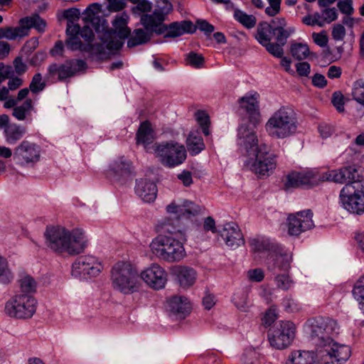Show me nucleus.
I'll list each match as a JSON object with an SVG mask.
<instances>
[{"mask_svg":"<svg viewBox=\"0 0 364 364\" xmlns=\"http://www.w3.org/2000/svg\"><path fill=\"white\" fill-rule=\"evenodd\" d=\"M68 24L66 44L71 50H80L98 59L109 58L111 51L119 50L128 38L127 46L134 48L147 43L156 33L165 38H175L196 30L193 24H144L132 33L127 24Z\"/></svg>","mask_w":364,"mask_h":364,"instance_id":"obj_1","label":"nucleus"},{"mask_svg":"<svg viewBox=\"0 0 364 364\" xmlns=\"http://www.w3.org/2000/svg\"><path fill=\"white\" fill-rule=\"evenodd\" d=\"M47 247L58 254L76 255L82 252L87 246V239L83 230H69L62 226H51L45 232Z\"/></svg>","mask_w":364,"mask_h":364,"instance_id":"obj_2","label":"nucleus"},{"mask_svg":"<svg viewBox=\"0 0 364 364\" xmlns=\"http://www.w3.org/2000/svg\"><path fill=\"white\" fill-rule=\"evenodd\" d=\"M203 209L188 200H174L166 207V213L173 218L166 217L159 220L156 230L161 233L176 234L180 232L178 224L181 219H191L202 213Z\"/></svg>","mask_w":364,"mask_h":364,"instance_id":"obj_3","label":"nucleus"},{"mask_svg":"<svg viewBox=\"0 0 364 364\" xmlns=\"http://www.w3.org/2000/svg\"><path fill=\"white\" fill-rule=\"evenodd\" d=\"M165 233L152 239L149 247L151 253L158 259L168 263L182 261L186 257L185 247L181 242Z\"/></svg>","mask_w":364,"mask_h":364,"instance_id":"obj_4","label":"nucleus"},{"mask_svg":"<svg viewBox=\"0 0 364 364\" xmlns=\"http://www.w3.org/2000/svg\"><path fill=\"white\" fill-rule=\"evenodd\" d=\"M265 130L274 139H285L296 132L297 122L294 110L282 106L276 110L265 124Z\"/></svg>","mask_w":364,"mask_h":364,"instance_id":"obj_5","label":"nucleus"},{"mask_svg":"<svg viewBox=\"0 0 364 364\" xmlns=\"http://www.w3.org/2000/svg\"><path fill=\"white\" fill-rule=\"evenodd\" d=\"M362 172L358 178H348V181L341 189L339 195L341 205L352 213L361 214L364 213V181H361L364 169L360 166H353Z\"/></svg>","mask_w":364,"mask_h":364,"instance_id":"obj_6","label":"nucleus"},{"mask_svg":"<svg viewBox=\"0 0 364 364\" xmlns=\"http://www.w3.org/2000/svg\"><path fill=\"white\" fill-rule=\"evenodd\" d=\"M361 172V169H357L354 166H347L323 173H319L316 169L306 170L298 173L302 185L314 186L319 181H325L344 183L348 178H358Z\"/></svg>","mask_w":364,"mask_h":364,"instance_id":"obj_7","label":"nucleus"},{"mask_svg":"<svg viewBox=\"0 0 364 364\" xmlns=\"http://www.w3.org/2000/svg\"><path fill=\"white\" fill-rule=\"evenodd\" d=\"M305 328L316 346H324L330 343L332 337L338 333L337 322L329 318H309L305 323Z\"/></svg>","mask_w":364,"mask_h":364,"instance_id":"obj_8","label":"nucleus"},{"mask_svg":"<svg viewBox=\"0 0 364 364\" xmlns=\"http://www.w3.org/2000/svg\"><path fill=\"white\" fill-rule=\"evenodd\" d=\"M112 284L116 291L130 294L138 291L139 277L132 267L127 263H116L111 271Z\"/></svg>","mask_w":364,"mask_h":364,"instance_id":"obj_9","label":"nucleus"},{"mask_svg":"<svg viewBox=\"0 0 364 364\" xmlns=\"http://www.w3.org/2000/svg\"><path fill=\"white\" fill-rule=\"evenodd\" d=\"M154 152L164 166L173 168L182 164L186 157V147L175 141H164L154 145Z\"/></svg>","mask_w":364,"mask_h":364,"instance_id":"obj_10","label":"nucleus"},{"mask_svg":"<svg viewBox=\"0 0 364 364\" xmlns=\"http://www.w3.org/2000/svg\"><path fill=\"white\" fill-rule=\"evenodd\" d=\"M37 301L31 294H17L5 305V313L10 317L18 319L31 318L36 313Z\"/></svg>","mask_w":364,"mask_h":364,"instance_id":"obj_11","label":"nucleus"},{"mask_svg":"<svg viewBox=\"0 0 364 364\" xmlns=\"http://www.w3.org/2000/svg\"><path fill=\"white\" fill-rule=\"evenodd\" d=\"M287 24H259L255 38L261 44H267L272 40H275L284 45L287 38L294 33L293 27H287Z\"/></svg>","mask_w":364,"mask_h":364,"instance_id":"obj_12","label":"nucleus"},{"mask_svg":"<svg viewBox=\"0 0 364 364\" xmlns=\"http://www.w3.org/2000/svg\"><path fill=\"white\" fill-rule=\"evenodd\" d=\"M246 166L257 175L269 176L277 167V156L269 153L267 145H262V150L250 158Z\"/></svg>","mask_w":364,"mask_h":364,"instance_id":"obj_13","label":"nucleus"},{"mask_svg":"<svg viewBox=\"0 0 364 364\" xmlns=\"http://www.w3.org/2000/svg\"><path fill=\"white\" fill-rule=\"evenodd\" d=\"M103 269L102 262L92 255L80 256L72 266V275L75 277L90 279L97 277Z\"/></svg>","mask_w":364,"mask_h":364,"instance_id":"obj_14","label":"nucleus"},{"mask_svg":"<svg viewBox=\"0 0 364 364\" xmlns=\"http://www.w3.org/2000/svg\"><path fill=\"white\" fill-rule=\"evenodd\" d=\"M296 333V326L289 321H281L268 333L270 345L277 349H284L288 347L294 341Z\"/></svg>","mask_w":364,"mask_h":364,"instance_id":"obj_15","label":"nucleus"},{"mask_svg":"<svg viewBox=\"0 0 364 364\" xmlns=\"http://www.w3.org/2000/svg\"><path fill=\"white\" fill-rule=\"evenodd\" d=\"M41 146L35 142L23 140L15 149L14 159L21 166H33L40 161Z\"/></svg>","mask_w":364,"mask_h":364,"instance_id":"obj_16","label":"nucleus"},{"mask_svg":"<svg viewBox=\"0 0 364 364\" xmlns=\"http://www.w3.org/2000/svg\"><path fill=\"white\" fill-rule=\"evenodd\" d=\"M237 145L240 149L250 158L262 150L264 143H259L255 131L248 125L242 124L237 130Z\"/></svg>","mask_w":364,"mask_h":364,"instance_id":"obj_17","label":"nucleus"},{"mask_svg":"<svg viewBox=\"0 0 364 364\" xmlns=\"http://www.w3.org/2000/svg\"><path fill=\"white\" fill-rule=\"evenodd\" d=\"M141 279L151 289L159 290L165 287L168 281V273L158 263H152L140 274Z\"/></svg>","mask_w":364,"mask_h":364,"instance_id":"obj_18","label":"nucleus"},{"mask_svg":"<svg viewBox=\"0 0 364 364\" xmlns=\"http://www.w3.org/2000/svg\"><path fill=\"white\" fill-rule=\"evenodd\" d=\"M313 213L311 210H303L288 218V232L291 235L297 236L311 229L314 226Z\"/></svg>","mask_w":364,"mask_h":364,"instance_id":"obj_19","label":"nucleus"},{"mask_svg":"<svg viewBox=\"0 0 364 364\" xmlns=\"http://www.w3.org/2000/svg\"><path fill=\"white\" fill-rule=\"evenodd\" d=\"M87 68L86 63L82 60H72L66 61L64 64H52L48 68L50 76L58 75L60 80L72 77L77 72L84 70Z\"/></svg>","mask_w":364,"mask_h":364,"instance_id":"obj_20","label":"nucleus"},{"mask_svg":"<svg viewBox=\"0 0 364 364\" xmlns=\"http://www.w3.org/2000/svg\"><path fill=\"white\" fill-rule=\"evenodd\" d=\"M218 233L225 245L231 249H236L245 244L242 233L238 225L234 223L224 224L223 228L218 230Z\"/></svg>","mask_w":364,"mask_h":364,"instance_id":"obj_21","label":"nucleus"},{"mask_svg":"<svg viewBox=\"0 0 364 364\" xmlns=\"http://www.w3.org/2000/svg\"><path fill=\"white\" fill-rule=\"evenodd\" d=\"M132 171V163L125 157L120 156L112 161L107 174L111 179L119 181L129 177Z\"/></svg>","mask_w":364,"mask_h":364,"instance_id":"obj_22","label":"nucleus"},{"mask_svg":"<svg viewBox=\"0 0 364 364\" xmlns=\"http://www.w3.org/2000/svg\"><path fill=\"white\" fill-rule=\"evenodd\" d=\"M258 97V93L256 92H250L238 100L241 108L244 109L250 115L251 121H252L254 124H257L259 121L260 114L259 111Z\"/></svg>","mask_w":364,"mask_h":364,"instance_id":"obj_23","label":"nucleus"},{"mask_svg":"<svg viewBox=\"0 0 364 364\" xmlns=\"http://www.w3.org/2000/svg\"><path fill=\"white\" fill-rule=\"evenodd\" d=\"M173 6L168 0H156V8L151 15L141 17V23H162L172 11Z\"/></svg>","mask_w":364,"mask_h":364,"instance_id":"obj_24","label":"nucleus"},{"mask_svg":"<svg viewBox=\"0 0 364 364\" xmlns=\"http://www.w3.org/2000/svg\"><path fill=\"white\" fill-rule=\"evenodd\" d=\"M136 195L144 202L151 203L154 201L157 196L156 185L146 179L137 180L135 186Z\"/></svg>","mask_w":364,"mask_h":364,"instance_id":"obj_25","label":"nucleus"},{"mask_svg":"<svg viewBox=\"0 0 364 364\" xmlns=\"http://www.w3.org/2000/svg\"><path fill=\"white\" fill-rule=\"evenodd\" d=\"M168 307L170 311L180 318H185L191 310V304L188 299L180 296L171 298L168 301Z\"/></svg>","mask_w":364,"mask_h":364,"instance_id":"obj_26","label":"nucleus"},{"mask_svg":"<svg viewBox=\"0 0 364 364\" xmlns=\"http://www.w3.org/2000/svg\"><path fill=\"white\" fill-rule=\"evenodd\" d=\"M84 23H106L105 11L100 4L92 3L90 4L82 13Z\"/></svg>","mask_w":364,"mask_h":364,"instance_id":"obj_27","label":"nucleus"},{"mask_svg":"<svg viewBox=\"0 0 364 364\" xmlns=\"http://www.w3.org/2000/svg\"><path fill=\"white\" fill-rule=\"evenodd\" d=\"M177 279L180 287L188 289L192 287L197 279L196 271L189 267H179L177 270Z\"/></svg>","mask_w":364,"mask_h":364,"instance_id":"obj_28","label":"nucleus"},{"mask_svg":"<svg viewBox=\"0 0 364 364\" xmlns=\"http://www.w3.org/2000/svg\"><path fill=\"white\" fill-rule=\"evenodd\" d=\"M324 346L328 347V350H330L337 364H342L350 356L351 350L348 346L335 343L333 339L330 343H327Z\"/></svg>","mask_w":364,"mask_h":364,"instance_id":"obj_29","label":"nucleus"},{"mask_svg":"<svg viewBox=\"0 0 364 364\" xmlns=\"http://www.w3.org/2000/svg\"><path fill=\"white\" fill-rule=\"evenodd\" d=\"M26 134V128L16 123H11L8 126L4 132V136L5 141L9 144H15L21 140Z\"/></svg>","mask_w":364,"mask_h":364,"instance_id":"obj_30","label":"nucleus"},{"mask_svg":"<svg viewBox=\"0 0 364 364\" xmlns=\"http://www.w3.org/2000/svg\"><path fill=\"white\" fill-rule=\"evenodd\" d=\"M36 112L32 100L26 99L25 102L12 110V115L18 121L27 120L32 122L31 112Z\"/></svg>","mask_w":364,"mask_h":364,"instance_id":"obj_31","label":"nucleus"},{"mask_svg":"<svg viewBox=\"0 0 364 364\" xmlns=\"http://www.w3.org/2000/svg\"><path fill=\"white\" fill-rule=\"evenodd\" d=\"M186 147L192 156L197 155L205 149L203 139L198 131L189 133L186 139Z\"/></svg>","mask_w":364,"mask_h":364,"instance_id":"obj_32","label":"nucleus"},{"mask_svg":"<svg viewBox=\"0 0 364 364\" xmlns=\"http://www.w3.org/2000/svg\"><path fill=\"white\" fill-rule=\"evenodd\" d=\"M136 143L142 144L145 149L151 144L154 140L153 130L151 124L147 122L141 123L136 133Z\"/></svg>","mask_w":364,"mask_h":364,"instance_id":"obj_33","label":"nucleus"},{"mask_svg":"<svg viewBox=\"0 0 364 364\" xmlns=\"http://www.w3.org/2000/svg\"><path fill=\"white\" fill-rule=\"evenodd\" d=\"M28 26H19L16 28L11 27L0 28V38L15 39L17 37H24L28 35Z\"/></svg>","mask_w":364,"mask_h":364,"instance_id":"obj_34","label":"nucleus"},{"mask_svg":"<svg viewBox=\"0 0 364 364\" xmlns=\"http://www.w3.org/2000/svg\"><path fill=\"white\" fill-rule=\"evenodd\" d=\"M291 364H315V353L309 350H296L292 353Z\"/></svg>","mask_w":364,"mask_h":364,"instance_id":"obj_35","label":"nucleus"},{"mask_svg":"<svg viewBox=\"0 0 364 364\" xmlns=\"http://www.w3.org/2000/svg\"><path fill=\"white\" fill-rule=\"evenodd\" d=\"M82 13L77 8H70L62 11H58L56 14L58 21H67V23H75L78 21Z\"/></svg>","mask_w":364,"mask_h":364,"instance_id":"obj_36","label":"nucleus"},{"mask_svg":"<svg viewBox=\"0 0 364 364\" xmlns=\"http://www.w3.org/2000/svg\"><path fill=\"white\" fill-rule=\"evenodd\" d=\"M48 3L43 1L38 6V12L35 11L28 16L19 19L18 23H46V19L41 16V14L47 10Z\"/></svg>","mask_w":364,"mask_h":364,"instance_id":"obj_37","label":"nucleus"},{"mask_svg":"<svg viewBox=\"0 0 364 364\" xmlns=\"http://www.w3.org/2000/svg\"><path fill=\"white\" fill-rule=\"evenodd\" d=\"M315 353V364H337L330 350L326 346H317Z\"/></svg>","mask_w":364,"mask_h":364,"instance_id":"obj_38","label":"nucleus"},{"mask_svg":"<svg viewBox=\"0 0 364 364\" xmlns=\"http://www.w3.org/2000/svg\"><path fill=\"white\" fill-rule=\"evenodd\" d=\"M18 284L23 294H31L36 291L37 283L30 275H22L18 279Z\"/></svg>","mask_w":364,"mask_h":364,"instance_id":"obj_39","label":"nucleus"},{"mask_svg":"<svg viewBox=\"0 0 364 364\" xmlns=\"http://www.w3.org/2000/svg\"><path fill=\"white\" fill-rule=\"evenodd\" d=\"M353 295L358 303L359 309L364 313V275L360 277L355 282Z\"/></svg>","mask_w":364,"mask_h":364,"instance_id":"obj_40","label":"nucleus"},{"mask_svg":"<svg viewBox=\"0 0 364 364\" xmlns=\"http://www.w3.org/2000/svg\"><path fill=\"white\" fill-rule=\"evenodd\" d=\"M7 259L0 255V284H9L14 279Z\"/></svg>","mask_w":364,"mask_h":364,"instance_id":"obj_41","label":"nucleus"},{"mask_svg":"<svg viewBox=\"0 0 364 364\" xmlns=\"http://www.w3.org/2000/svg\"><path fill=\"white\" fill-rule=\"evenodd\" d=\"M291 53L297 60L306 58L310 54L309 48L307 44L302 43H294L291 46Z\"/></svg>","mask_w":364,"mask_h":364,"instance_id":"obj_42","label":"nucleus"},{"mask_svg":"<svg viewBox=\"0 0 364 364\" xmlns=\"http://www.w3.org/2000/svg\"><path fill=\"white\" fill-rule=\"evenodd\" d=\"M353 100L364 106V80L359 79L354 82L352 87Z\"/></svg>","mask_w":364,"mask_h":364,"instance_id":"obj_43","label":"nucleus"},{"mask_svg":"<svg viewBox=\"0 0 364 364\" xmlns=\"http://www.w3.org/2000/svg\"><path fill=\"white\" fill-rule=\"evenodd\" d=\"M152 9V4L148 0H141L135 6L132 7V11L134 16L140 17V23H141V17L149 15Z\"/></svg>","mask_w":364,"mask_h":364,"instance_id":"obj_44","label":"nucleus"},{"mask_svg":"<svg viewBox=\"0 0 364 364\" xmlns=\"http://www.w3.org/2000/svg\"><path fill=\"white\" fill-rule=\"evenodd\" d=\"M274 265L279 270L286 271L289 269L291 256L288 254H277L273 258Z\"/></svg>","mask_w":364,"mask_h":364,"instance_id":"obj_45","label":"nucleus"},{"mask_svg":"<svg viewBox=\"0 0 364 364\" xmlns=\"http://www.w3.org/2000/svg\"><path fill=\"white\" fill-rule=\"evenodd\" d=\"M299 173L293 171L288 174L284 183V186L286 190L291 188H296L302 186Z\"/></svg>","mask_w":364,"mask_h":364,"instance_id":"obj_46","label":"nucleus"},{"mask_svg":"<svg viewBox=\"0 0 364 364\" xmlns=\"http://www.w3.org/2000/svg\"><path fill=\"white\" fill-rule=\"evenodd\" d=\"M46 82L43 80L41 73H36L33 75L30 83L29 88L32 93H38L44 90Z\"/></svg>","mask_w":364,"mask_h":364,"instance_id":"obj_47","label":"nucleus"},{"mask_svg":"<svg viewBox=\"0 0 364 364\" xmlns=\"http://www.w3.org/2000/svg\"><path fill=\"white\" fill-rule=\"evenodd\" d=\"M186 63L192 67L199 68L204 64V58L202 55L191 52L186 55Z\"/></svg>","mask_w":364,"mask_h":364,"instance_id":"obj_48","label":"nucleus"},{"mask_svg":"<svg viewBox=\"0 0 364 364\" xmlns=\"http://www.w3.org/2000/svg\"><path fill=\"white\" fill-rule=\"evenodd\" d=\"M276 285L278 288L282 290H288L293 287L294 282L290 279L289 275L283 274H278L275 277Z\"/></svg>","mask_w":364,"mask_h":364,"instance_id":"obj_49","label":"nucleus"},{"mask_svg":"<svg viewBox=\"0 0 364 364\" xmlns=\"http://www.w3.org/2000/svg\"><path fill=\"white\" fill-rule=\"evenodd\" d=\"M232 301L240 311L243 312L248 311L249 306L247 301V295L245 293L235 294Z\"/></svg>","mask_w":364,"mask_h":364,"instance_id":"obj_50","label":"nucleus"},{"mask_svg":"<svg viewBox=\"0 0 364 364\" xmlns=\"http://www.w3.org/2000/svg\"><path fill=\"white\" fill-rule=\"evenodd\" d=\"M196 120L203 129V132L208 136L210 132L208 129L209 117L203 111H198L196 114Z\"/></svg>","mask_w":364,"mask_h":364,"instance_id":"obj_51","label":"nucleus"},{"mask_svg":"<svg viewBox=\"0 0 364 364\" xmlns=\"http://www.w3.org/2000/svg\"><path fill=\"white\" fill-rule=\"evenodd\" d=\"M267 49V50L277 58H282L284 53V50L282 46L280 43L277 42V43H272L268 42L267 44L262 45Z\"/></svg>","mask_w":364,"mask_h":364,"instance_id":"obj_52","label":"nucleus"},{"mask_svg":"<svg viewBox=\"0 0 364 364\" xmlns=\"http://www.w3.org/2000/svg\"><path fill=\"white\" fill-rule=\"evenodd\" d=\"M107 2V9L110 12H119L127 6L126 0H105Z\"/></svg>","mask_w":364,"mask_h":364,"instance_id":"obj_53","label":"nucleus"},{"mask_svg":"<svg viewBox=\"0 0 364 364\" xmlns=\"http://www.w3.org/2000/svg\"><path fill=\"white\" fill-rule=\"evenodd\" d=\"M318 130L323 139H327L334 133L335 128L331 124L322 122L318 125Z\"/></svg>","mask_w":364,"mask_h":364,"instance_id":"obj_54","label":"nucleus"},{"mask_svg":"<svg viewBox=\"0 0 364 364\" xmlns=\"http://www.w3.org/2000/svg\"><path fill=\"white\" fill-rule=\"evenodd\" d=\"M9 82L7 83L8 87H4V88L7 90V97L9 95V91H14L17 89H18L23 83V80L18 77H13L11 78H8Z\"/></svg>","mask_w":364,"mask_h":364,"instance_id":"obj_55","label":"nucleus"},{"mask_svg":"<svg viewBox=\"0 0 364 364\" xmlns=\"http://www.w3.org/2000/svg\"><path fill=\"white\" fill-rule=\"evenodd\" d=\"M235 19L239 23H255L256 18L252 15H247L240 10H235L234 12Z\"/></svg>","mask_w":364,"mask_h":364,"instance_id":"obj_56","label":"nucleus"},{"mask_svg":"<svg viewBox=\"0 0 364 364\" xmlns=\"http://www.w3.org/2000/svg\"><path fill=\"white\" fill-rule=\"evenodd\" d=\"M277 318V310L274 306H271L265 313L263 321L265 325L270 326Z\"/></svg>","mask_w":364,"mask_h":364,"instance_id":"obj_57","label":"nucleus"},{"mask_svg":"<svg viewBox=\"0 0 364 364\" xmlns=\"http://www.w3.org/2000/svg\"><path fill=\"white\" fill-rule=\"evenodd\" d=\"M247 277L251 282H259L264 277V272L259 268L250 269L247 272Z\"/></svg>","mask_w":364,"mask_h":364,"instance_id":"obj_58","label":"nucleus"},{"mask_svg":"<svg viewBox=\"0 0 364 364\" xmlns=\"http://www.w3.org/2000/svg\"><path fill=\"white\" fill-rule=\"evenodd\" d=\"M14 71L18 75L24 74L27 70V65L23 61L21 57H17L14 59Z\"/></svg>","mask_w":364,"mask_h":364,"instance_id":"obj_59","label":"nucleus"},{"mask_svg":"<svg viewBox=\"0 0 364 364\" xmlns=\"http://www.w3.org/2000/svg\"><path fill=\"white\" fill-rule=\"evenodd\" d=\"M331 102L339 112L344 111L343 96L341 92H334L332 96Z\"/></svg>","mask_w":364,"mask_h":364,"instance_id":"obj_60","label":"nucleus"},{"mask_svg":"<svg viewBox=\"0 0 364 364\" xmlns=\"http://www.w3.org/2000/svg\"><path fill=\"white\" fill-rule=\"evenodd\" d=\"M346 36V29L343 24H335L332 29V36L335 41H342Z\"/></svg>","mask_w":364,"mask_h":364,"instance_id":"obj_61","label":"nucleus"},{"mask_svg":"<svg viewBox=\"0 0 364 364\" xmlns=\"http://www.w3.org/2000/svg\"><path fill=\"white\" fill-rule=\"evenodd\" d=\"M269 6H268L265 12L270 16H274L279 13L280 9L281 0H268Z\"/></svg>","mask_w":364,"mask_h":364,"instance_id":"obj_62","label":"nucleus"},{"mask_svg":"<svg viewBox=\"0 0 364 364\" xmlns=\"http://www.w3.org/2000/svg\"><path fill=\"white\" fill-rule=\"evenodd\" d=\"M337 16V11L335 8L326 9L321 13L322 19L328 23L336 20Z\"/></svg>","mask_w":364,"mask_h":364,"instance_id":"obj_63","label":"nucleus"},{"mask_svg":"<svg viewBox=\"0 0 364 364\" xmlns=\"http://www.w3.org/2000/svg\"><path fill=\"white\" fill-rule=\"evenodd\" d=\"M312 38L314 42L321 47H324L328 43V38L325 32L313 33Z\"/></svg>","mask_w":364,"mask_h":364,"instance_id":"obj_64","label":"nucleus"}]
</instances>
